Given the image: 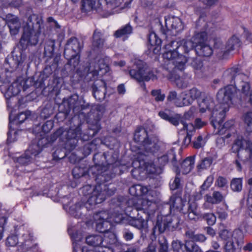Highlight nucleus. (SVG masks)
I'll return each instance as SVG.
<instances>
[{"label":"nucleus","instance_id":"f257e3e1","mask_svg":"<svg viewBox=\"0 0 252 252\" xmlns=\"http://www.w3.org/2000/svg\"><path fill=\"white\" fill-rule=\"evenodd\" d=\"M105 107L99 104L94 105L92 108L89 115L88 123L89 125V129L82 132V124L78 119H72L78 123L76 125L71 126L69 128L61 127L51 136V140L54 141L57 138L63 142L65 147L69 150H72L77 146L79 139L84 141L90 140L101 129L100 121L105 112Z\"/></svg>","mask_w":252,"mask_h":252},{"label":"nucleus","instance_id":"f03ea898","mask_svg":"<svg viewBox=\"0 0 252 252\" xmlns=\"http://www.w3.org/2000/svg\"><path fill=\"white\" fill-rule=\"evenodd\" d=\"M222 79L226 84L224 81L223 75ZM229 84L230 85L220 89L218 92L217 97L220 104L215 106L214 101L210 96H206L199 102L201 113H204L207 110L212 112L211 123L215 128L217 127L216 124L219 126L221 125L225 113L228 111L230 106L241 102L243 99L242 93L240 92L241 89L237 87L234 83Z\"/></svg>","mask_w":252,"mask_h":252},{"label":"nucleus","instance_id":"7ed1b4c3","mask_svg":"<svg viewBox=\"0 0 252 252\" xmlns=\"http://www.w3.org/2000/svg\"><path fill=\"white\" fill-rule=\"evenodd\" d=\"M118 155L115 153L111 155L108 153L96 154L93 158L94 166L87 170L83 167L76 166L72 170V175L74 178L79 179L84 176L88 172L90 176H94L95 181L107 182L115 176L111 173L109 168L111 166L113 167L118 165Z\"/></svg>","mask_w":252,"mask_h":252},{"label":"nucleus","instance_id":"20e7f679","mask_svg":"<svg viewBox=\"0 0 252 252\" xmlns=\"http://www.w3.org/2000/svg\"><path fill=\"white\" fill-rule=\"evenodd\" d=\"M96 181L100 183L95 187L87 185L82 188L83 195L88 196L89 198L85 204L78 202L70 207L71 213L74 217H80L85 211L93 209L96 204L104 201L107 196H111L115 193L116 191L115 188H110L109 187L110 185L108 186L104 184L106 182Z\"/></svg>","mask_w":252,"mask_h":252},{"label":"nucleus","instance_id":"39448f33","mask_svg":"<svg viewBox=\"0 0 252 252\" xmlns=\"http://www.w3.org/2000/svg\"><path fill=\"white\" fill-rule=\"evenodd\" d=\"M206 39L207 33L202 31L195 33L190 40H183L180 42L173 41L172 44L177 46V51L168 52L164 56L171 59L181 55L183 51L184 53L195 52L199 56L210 57L212 55L213 51L209 45L204 43Z\"/></svg>","mask_w":252,"mask_h":252},{"label":"nucleus","instance_id":"423d86ee","mask_svg":"<svg viewBox=\"0 0 252 252\" xmlns=\"http://www.w3.org/2000/svg\"><path fill=\"white\" fill-rule=\"evenodd\" d=\"M223 79L225 83H234L237 87L241 89L242 94L249 97L248 102L252 106V93L249 77L243 72L240 66L236 65L226 69L223 73Z\"/></svg>","mask_w":252,"mask_h":252},{"label":"nucleus","instance_id":"0eeeda50","mask_svg":"<svg viewBox=\"0 0 252 252\" xmlns=\"http://www.w3.org/2000/svg\"><path fill=\"white\" fill-rule=\"evenodd\" d=\"M166 205L168 206L169 213L180 212L184 215H188L190 220H195L199 215L197 212L198 204L195 200H189L186 202L183 201L181 196L177 194L172 195Z\"/></svg>","mask_w":252,"mask_h":252},{"label":"nucleus","instance_id":"6e6552de","mask_svg":"<svg viewBox=\"0 0 252 252\" xmlns=\"http://www.w3.org/2000/svg\"><path fill=\"white\" fill-rule=\"evenodd\" d=\"M128 73L131 78L138 82H148L157 79V75L148 68L147 64L140 60L134 61L133 65Z\"/></svg>","mask_w":252,"mask_h":252},{"label":"nucleus","instance_id":"1a4fd4ad","mask_svg":"<svg viewBox=\"0 0 252 252\" xmlns=\"http://www.w3.org/2000/svg\"><path fill=\"white\" fill-rule=\"evenodd\" d=\"M87 244L94 247L111 248V246L116 242L115 234L108 232L103 235H92L86 237Z\"/></svg>","mask_w":252,"mask_h":252},{"label":"nucleus","instance_id":"9d476101","mask_svg":"<svg viewBox=\"0 0 252 252\" xmlns=\"http://www.w3.org/2000/svg\"><path fill=\"white\" fill-rule=\"evenodd\" d=\"M174 41H175L174 40ZM173 41H171L169 44H168L165 46V49L167 50L163 54V58L164 59H166L168 61L167 65H171L170 68L178 69L179 70H183L185 68V63L188 62V54L189 53H184L182 51L183 53L179 56L175 57H173L171 59L165 58L164 55L170 51L176 52L177 51V46L175 44L172 45Z\"/></svg>","mask_w":252,"mask_h":252},{"label":"nucleus","instance_id":"9b49d317","mask_svg":"<svg viewBox=\"0 0 252 252\" xmlns=\"http://www.w3.org/2000/svg\"><path fill=\"white\" fill-rule=\"evenodd\" d=\"M44 37L40 31L24 29L19 43L22 49H26L29 45H36L40 41L42 42Z\"/></svg>","mask_w":252,"mask_h":252},{"label":"nucleus","instance_id":"f8f14e48","mask_svg":"<svg viewBox=\"0 0 252 252\" xmlns=\"http://www.w3.org/2000/svg\"><path fill=\"white\" fill-rule=\"evenodd\" d=\"M232 151L237 154V157L239 159L242 158L241 151H245L247 154L244 160L248 159L252 156V142L249 139H237L233 144Z\"/></svg>","mask_w":252,"mask_h":252},{"label":"nucleus","instance_id":"ddd939ff","mask_svg":"<svg viewBox=\"0 0 252 252\" xmlns=\"http://www.w3.org/2000/svg\"><path fill=\"white\" fill-rule=\"evenodd\" d=\"M94 219L96 221V230L97 231L104 234L111 232L110 230L112 228V224L108 212H98L94 215Z\"/></svg>","mask_w":252,"mask_h":252},{"label":"nucleus","instance_id":"4468645a","mask_svg":"<svg viewBox=\"0 0 252 252\" xmlns=\"http://www.w3.org/2000/svg\"><path fill=\"white\" fill-rule=\"evenodd\" d=\"M0 81L3 82V84L0 86V89L4 91L3 93L6 99L17 95L22 89L24 91L26 89L24 86L26 83L25 82H20L18 81H15L9 85L6 81L1 79V77H0Z\"/></svg>","mask_w":252,"mask_h":252},{"label":"nucleus","instance_id":"2eb2a0df","mask_svg":"<svg viewBox=\"0 0 252 252\" xmlns=\"http://www.w3.org/2000/svg\"><path fill=\"white\" fill-rule=\"evenodd\" d=\"M83 45L75 37H71L68 39L65 44L63 55L65 58L79 54Z\"/></svg>","mask_w":252,"mask_h":252},{"label":"nucleus","instance_id":"dca6fc26","mask_svg":"<svg viewBox=\"0 0 252 252\" xmlns=\"http://www.w3.org/2000/svg\"><path fill=\"white\" fill-rule=\"evenodd\" d=\"M162 143L158 135L152 134L150 135L142 146L147 154H154L159 150Z\"/></svg>","mask_w":252,"mask_h":252},{"label":"nucleus","instance_id":"f3484780","mask_svg":"<svg viewBox=\"0 0 252 252\" xmlns=\"http://www.w3.org/2000/svg\"><path fill=\"white\" fill-rule=\"evenodd\" d=\"M204 93L201 92L196 88H193L190 89L188 93H186V97H183L182 102H175V105L177 107H183L188 106L192 104L195 99L199 98Z\"/></svg>","mask_w":252,"mask_h":252},{"label":"nucleus","instance_id":"a211bd4d","mask_svg":"<svg viewBox=\"0 0 252 252\" xmlns=\"http://www.w3.org/2000/svg\"><path fill=\"white\" fill-rule=\"evenodd\" d=\"M159 116L162 119L169 122L175 126H177L179 123L183 125V129H185L189 126V125L183 119L181 115L179 114H171L165 111H160L158 113Z\"/></svg>","mask_w":252,"mask_h":252},{"label":"nucleus","instance_id":"6ab92c4d","mask_svg":"<svg viewBox=\"0 0 252 252\" xmlns=\"http://www.w3.org/2000/svg\"><path fill=\"white\" fill-rule=\"evenodd\" d=\"M241 45V42L239 38L236 35L232 36L226 43L225 50L217 53L219 58L221 59L225 58L229 53L234 50H237Z\"/></svg>","mask_w":252,"mask_h":252},{"label":"nucleus","instance_id":"aec40b11","mask_svg":"<svg viewBox=\"0 0 252 252\" xmlns=\"http://www.w3.org/2000/svg\"><path fill=\"white\" fill-rule=\"evenodd\" d=\"M126 220L128 225L141 230L142 233L143 231L145 233L148 232L147 220H145L142 216H140L139 214L137 217H128Z\"/></svg>","mask_w":252,"mask_h":252},{"label":"nucleus","instance_id":"412c9836","mask_svg":"<svg viewBox=\"0 0 252 252\" xmlns=\"http://www.w3.org/2000/svg\"><path fill=\"white\" fill-rule=\"evenodd\" d=\"M140 206L136 207L137 211H142L146 214L147 220L151 219L157 209L156 204L154 202L145 199L140 200Z\"/></svg>","mask_w":252,"mask_h":252},{"label":"nucleus","instance_id":"4be33fe9","mask_svg":"<svg viewBox=\"0 0 252 252\" xmlns=\"http://www.w3.org/2000/svg\"><path fill=\"white\" fill-rule=\"evenodd\" d=\"M92 88L94 97L99 101L103 100L106 93V83L102 80H95Z\"/></svg>","mask_w":252,"mask_h":252},{"label":"nucleus","instance_id":"5701e85b","mask_svg":"<svg viewBox=\"0 0 252 252\" xmlns=\"http://www.w3.org/2000/svg\"><path fill=\"white\" fill-rule=\"evenodd\" d=\"M31 115V112L30 111H26L19 114V115L13 119L11 115L9 116V131L7 132V142H11L10 136L11 135V132L14 130V128L12 127L13 125H19L23 123Z\"/></svg>","mask_w":252,"mask_h":252},{"label":"nucleus","instance_id":"b1692460","mask_svg":"<svg viewBox=\"0 0 252 252\" xmlns=\"http://www.w3.org/2000/svg\"><path fill=\"white\" fill-rule=\"evenodd\" d=\"M225 197L224 194L218 190L214 191L212 195L207 194L204 196L205 202L203 204V207L205 209H208L209 203L212 205L218 204L224 200Z\"/></svg>","mask_w":252,"mask_h":252},{"label":"nucleus","instance_id":"393cba45","mask_svg":"<svg viewBox=\"0 0 252 252\" xmlns=\"http://www.w3.org/2000/svg\"><path fill=\"white\" fill-rule=\"evenodd\" d=\"M170 160H171L172 164L174 165L176 163V158L175 150L173 148H171L167 151L165 154L159 155L157 158L156 162L158 166L162 168L167 164Z\"/></svg>","mask_w":252,"mask_h":252},{"label":"nucleus","instance_id":"a878e982","mask_svg":"<svg viewBox=\"0 0 252 252\" xmlns=\"http://www.w3.org/2000/svg\"><path fill=\"white\" fill-rule=\"evenodd\" d=\"M92 66L89 69L90 73H91L93 76V79L95 80L98 75H102L108 70V66L106 63H105L103 60H99L97 63H95L94 68H92Z\"/></svg>","mask_w":252,"mask_h":252},{"label":"nucleus","instance_id":"bb28decb","mask_svg":"<svg viewBox=\"0 0 252 252\" xmlns=\"http://www.w3.org/2000/svg\"><path fill=\"white\" fill-rule=\"evenodd\" d=\"M169 231L166 218H158L152 231V235L156 238L157 235Z\"/></svg>","mask_w":252,"mask_h":252},{"label":"nucleus","instance_id":"cd10ccee","mask_svg":"<svg viewBox=\"0 0 252 252\" xmlns=\"http://www.w3.org/2000/svg\"><path fill=\"white\" fill-rule=\"evenodd\" d=\"M6 22L12 35H16L21 27V23L15 15L8 14L6 17Z\"/></svg>","mask_w":252,"mask_h":252},{"label":"nucleus","instance_id":"c85d7f7f","mask_svg":"<svg viewBox=\"0 0 252 252\" xmlns=\"http://www.w3.org/2000/svg\"><path fill=\"white\" fill-rule=\"evenodd\" d=\"M42 24V17L37 14H33L29 17L27 21V27L24 29L40 31Z\"/></svg>","mask_w":252,"mask_h":252},{"label":"nucleus","instance_id":"c756f323","mask_svg":"<svg viewBox=\"0 0 252 252\" xmlns=\"http://www.w3.org/2000/svg\"><path fill=\"white\" fill-rule=\"evenodd\" d=\"M165 26L169 30H175L179 32L183 29V25L181 19L177 17H169L165 19Z\"/></svg>","mask_w":252,"mask_h":252},{"label":"nucleus","instance_id":"7c9ffc66","mask_svg":"<svg viewBox=\"0 0 252 252\" xmlns=\"http://www.w3.org/2000/svg\"><path fill=\"white\" fill-rule=\"evenodd\" d=\"M17 235L19 236V239L22 241V244L26 241H31L33 239V234L32 231L24 225L20 226L16 230Z\"/></svg>","mask_w":252,"mask_h":252},{"label":"nucleus","instance_id":"2f4dec72","mask_svg":"<svg viewBox=\"0 0 252 252\" xmlns=\"http://www.w3.org/2000/svg\"><path fill=\"white\" fill-rule=\"evenodd\" d=\"M132 27L129 24H127L116 31L114 36L117 38L123 37V40H125L132 33Z\"/></svg>","mask_w":252,"mask_h":252},{"label":"nucleus","instance_id":"473e14b6","mask_svg":"<svg viewBox=\"0 0 252 252\" xmlns=\"http://www.w3.org/2000/svg\"><path fill=\"white\" fill-rule=\"evenodd\" d=\"M146 158V156L145 155H138L132 163V166L133 167V169L131 170V172L137 171L138 173H140L142 170H145L147 163Z\"/></svg>","mask_w":252,"mask_h":252},{"label":"nucleus","instance_id":"72a5a7b5","mask_svg":"<svg viewBox=\"0 0 252 252\" xmlns=\"http://www.w3.org/2000/svg\"><path fill=\"white\" fill-rule=\"evenodd\" d=\"M26 59L25 56L23 57L20 53L19 56H13L6 60V63L9 64L11 69V71L16 69L19 66H22L23 63Z\"/></svg>","mask_w":252,"mask_h":252},{"label":"nucleus","instance_id":"f704fd0d","mask_svg":"<svg viewBox=\"0 0 252 252\" xmlns=\"http://www.w3.org/2000/svg\"><path fill=\"white\" fill-rule=\"evenodd\" d=\"M149 136L150 135L148 134L147 131L145 128L139 127L135 130L133 139L136 142L139 143L143 145Z\"/></svg>","mask_w":252,"mask_h":252},{"label":"nucleus","instance_id":"c9c22d12","mask_svg":"<svg viewBox=\"0 0 252 252\" xmlns=\"http://www.w3.org/2000/svg\"><path fill=\"white\" fill-rule=\"evenodd\" d=\"M93 46L94 48H101L104 44L105 39L103 33L98 29H96L93 33Z\"/></svg>","mask_w":252,"mask_h":252},{"label":"nucleus","instance_id":"e433bc0d","mask_svg":"<svg viewBox=\"0 0 252 252\" xmlns=\"http://www.w3.org/2000/svg\"><path fill=\"white\" fill-rule=\"evenodd\" d=\"M186 236L190 240L187 241H193L194 243L195 242L203 243L205 242L207 237L202 234L195 233V232L192 230H188L186 232Z\"/></svg>","mask_w":252,"mask_h":252},{"label":"nucleus","instance_id":"4c0bfd02","mask_svg":"<svg viewBox=\"0 0 252 252\" xmlns=\"http://www.w3.org/2000/svg\"><path fill=\"white\" fill-rule=\"evenodd\" d=\"M165 218L167 221L169 231H173L178 228L181 221L178 216L173 215L172 217L168 216Z\"/></svg>","mask_w":252,"mask_h":252},{"label":"nucleus","instance_id":"58836bf2","mask_svg":"<svg viewBox=\"0 0 252 252\" xmlns=\"http://www.w3.org/2000/svg\"><path fill=\"white\" fill-rule=\"evenodd\" d=\"M194 164V158L189 157L187 158L181 164V170L184 174L189 173L193 168Z\"/></svg>","mask_w":252,"mask_h":252},{"label":"nucleus","instance_id":"ea45409f","mask_svg":"<svg viewBox=\"0 0 252 252\" xmlns=\"http://www.w3.org/2000/svg\"><path fill=\"white\" fill-rule=\"evenodd\" d=\"M169 78L172 80L174 81L177 87L180 89L186 88L188 86V81L183 77H180L177 75H173L171 73Z\"/></svg>","mask_w":252,"mask_h":252},{"label":"nucleus","instance_id":"a19ab883","mask_svg":"<svg viewBox=\"0 0 252 252\" xmlns=\"http://www.w3.org/2000/svg\"><path fill=\"white\" fill-rule=\"evenodd\" d=\"M55 42L54 39H48L45 41L44 54L48 58H51L54 54L55 49Z\"/></svg>","mask_w":252,"mask_h":252},{"label":"nucleus","instance_id":"79ce46f5","mask_svg":"<svg viewBox=\"0 0 252 252\" xmlns=\"http://www.w3.org/2000/svg\"><path fill=\"white\" fill-rule=\"evenodd\" d=\"M79 96L76 94H73L70 96L67 99L68 107L70 109H72L74 113L79 110Z\"/></svg>","mask_w":252,"mask_h":252},{"label":"nucleus","instance_id":"37998d69","mask_svg":"<svg viewBox=\"0 0 252 252\" xmlns=\"http://www.w3.org/2000/svg\"><path fill=\"white\" fill-rule=\"evenodd\" d=\"M230 186L231 189L236 192H240L242 190L243 178H234L230 181Z\"/></svg>","mask_w":252,"mask_h":252},{"label":"nucleus","instance_id":"c03bdc74","mask_svg":"<svg viewBox=\"0 0 252 252\" xmlns=\"http://www.w3.org/2000/svg\"><path fill=\"white\" fill-rule=\"evenodd\" d=\"M183 252H202L201 248L193 241H186Z\"/></svg>","mask_w":252,"mask_h":252},{"label":"nucleus","instance_id":"a18cd8bd","mask_svg":"<svg viewBox=\"0 0 252 252\" xmlns=\"http://www.w3.org/2000/svg\"><path fill=\"white\" fill-rule=\"evenodd\" d=\"M188 62L195 70L201 71L203 67L202 61L197 58H191L188 55Z\"/></svg>","mask_w":252,"mask_h":252},{"label":"nucleus","instance_id":"49530a36","mask_svg":"<svg viewBox=\"0 0 252 252\" xmlns=\"http://www.w3.org/2000/svg\"><path fill=\"white\" fill-rule=\"evenodd\" d=\"M216 187L224 190H227L228 188V181L223 176H220L216 179L215 183Z\"/></svg>","mask_w":252,"mask_h":252},{"label":"nucleus","instance_id":"de8ad7c7","mask_svg":"<svg viewBox=\"0 0 252 252\" xmlns=\"http://www.w3.org/2000/svg\"><path fill=\"white\" fill-rule=\"evenodd\" d=\"M145 169L150 174L159 175L162 172V169L159 166H156L154 163H146Z\"/></svg>","mask_w":252,"mask_h":252},{"label":"nucleus","instance_id":"09e8293b","mask_svg":"<svg viewBox=\"0 0 252 252\" xmlns=\"http://www.w3.org/2000/svg\"><path fill=\"white\" fill-rule=\"evenodd\" d=\"M66 59L68 60L67 64L70 66V70H74L79 64V54H76L75 56H71L70 58Z\"/></svg>","mask_w":252,"mask_h":252},{"label":"nucleus","instance_id":"8fccbe9b","mask_svg":"<svg viewBox=\"0 0 252 252\" xmlns=\"http://www.w3.org/2000/svg\"><path fill=\"white\" fill-rule=\"evenodd\" d=\"M201 218L205 220L208 225L212 226L216 222V217L213 213H204L201 215Z\"/></svg>","mask_w":252,"mask_h":252},{"label":"nucleus","instance_id":"3c124183","mask_svg":"<svg viewBox=\"0 0 252 252\" xmlns=\"http://www.w3.org/2000/svg\"><path fill=\"white\" fill-rule=\"evenodd\" d=\"M190 129L189 130L188 128V126H187V128L184 129V130H187V135L184 138L183 140V144L185 145L188 146L189 145L191 142V136L193 134V133L195 132V129L194 126L192 125H190Z\"/></svg>","mask_w":252,"mask_h":252},{"label":"nucleus","instance_id":"603ef678","mask_svg":"<svg viewBox=\"0 0 252 252\" xmlns=\"http://www.w3.org/2000/svg\"><path fill=\"white\" fill-rule=\"evenodd\" d=\"M244 122L246 124V129L248 132H252V112L247 113L244 116Z\"/></svg>","mask_w":252,"mask_h":252},{"label":"nucleus","instance_id":"864d4df0","mask_svg":"<svg viewBox=\"0 0 252 252\" xmlns=\"http://www.w3.org/2000/svg\"><path fill=\"white\" fill-rule=\"evenodd\" d=\"M213 162V159L211 157H207L202 159L200 164L197 165L199 170H204L209 168Z\"/></svg>","mask_w":252,"mask_h":252},{"label":"nucleus","instance_id":"5fc2aeb1","mask_svg":"<svg viewBox=\"0 0 252 252\" xmlns=\"http://www.w3.org/2000/svg\"><path fill=\"white\" fill-rule=\"evenodd\" d=\"M31 156L29 154V152L26 151L24 155L17 158V162L21 165H26L31 162Z\"/></svg>","mask_w":252,"mask_h":252},{"label":"nucleus","instance_id":"6e6d98bb","mask_svg":"<svg viewBox=\"0 0 252 252\" xmlns=\"http://www.w3.org/2000/svg\"><path fill=\"white\" fill-rule=\"evenodd\" d=\"M41 151V149L38 144H32L30 145L29 149L26 152H29V154L36 157Z\"/></svg>","mask_w":252,"mask_h":252},{"label":"nucleus","instance_id":"4d7b16f0","mask_svg":"<svg viewBox=\"0 0 252 252\" xmlns=\"http://www.w3.org/2000/svg\"><path fill=\"white\" fill-rule=\"evenodd\" d=\"M149 42L152 46H159L161 44V40L155 33H150L149 36Z\"/></svg>","mask_w":252,"mask_h":252},{"label":"nucleus","instance_id":"13d9d810","mask_svg":"<svg viewBox=\"0 0 252 252\" xmlns=\"http://www.w3.org/2000/svg\"><path fill=\"white\" fill-rule=\"evenodd\" d=\"M151 95L154 97L157 102L163 101L165 99V94L161 93L160 89L153 90L151 91Z\"/></svg>","mask_w":252,"mask_h":252},{"label":"nucleus","instance_id":"bf43d9fd","mask_svg":"<svg viewBox=\"0 0 252 252\" xmlns=\"http://www.w3.org/2000/svg\"><path fill=\"white\" fill-rule=\"evenodd\" d=\"M219 236L222 240L228 241H232L233 240L232 238V232L226 229H223L220 231Z\"/></svg>","mask_w":252,"mask_h":252},{"label":"nucleus","instance_id":"052dcab7","mask_svg":"<svg viewBox=\"0 0 252 252\" xmlns=\"http://www.w3.org/2000/svg\"><path fill=\"white\" fill-rule=\"evenodd\" d=\"M225 252H238L234 240L228 241L224 246Z\"/></svg>","mask_w":252,"mask_h":252},{"label":"nucleus","instance_id":"680f3d73","mask_svg":"<svg viewBox=\"0 0 252 252\" xmlns=\"http://www.w3.org/2000/svg\"><path fill=\"white\" fill-rule=\"evenodd\" d=\"M17 234L12 235L7 237L6 244L8 246L14 247L18 243V239Z\"/></svg>","mask_w":252,"mask_h":252},{"label":"nucleus","instance_id":"e2e57ef3","mask_svg":"<svg viewBox=\"0 0 252 252\" xmlns=\"http://www.w3.org/2000/svg\"><path fill=\"white\" fill-rule=\"evenodd\" d=\"M214 181V177L213 176H208L201 186V189L203 191L207 190L212 185Z\"/></svg>","mask_w":252,"mask_h":252},{"label":"nucleus","instance_id":"0e129e2a","mask_svg":"<svg viewBox=\"0 0 252 252\" xmlns=\"http://www.w3.org/2000/svg\"><path fill=\"white\" fill-rule=\"evenodd\" d=\"M141 185H134L129 188V193L134 196H141Z\"/></svg>","mask_w":252,"mask_h":252},{"label":"nucleus","instance_id":"69168bd1","mask_svg":"<svg viewBox=\"0 0 252 252\" xmlns=\"http://www.w3.org/2000/svg\"><path fill=\"white\" fill-rule=\"evenodd\" d=\"M92 4V3L89 0H82V10L84 12H88L94 9Z\"/></svg>","mask_w":252,"mask_h":252},{"label":"nucleus","instance_id":"338daca9","mask_svg":"<svg viewBox=\"0 0 252 252\" xmlns=\"http://www.w3.org/2000/svg\"><path fill=\"white\" fill-rule=\"evenodd\" d=\"M241 29L243 31V36L250 43H252V33L247 29L242 27Z\"/></svg>","mask_w":252,"mask_h":252},{"label":"nucleus","instance_id":"774afa93","mask_svg":"<svg viewBox=\"0 0 252 252\" xmlns=\"http://www.w3.org/2000/svg\"><path fill=\"white\" fill-rule=\"evenodd\" d=\"M122 235L123 238L126 241L131 240L133 237V233L128 229L125 228L122 231Z\"/></svg>","mask_w":252,"mask_h":252}]
</instances>
